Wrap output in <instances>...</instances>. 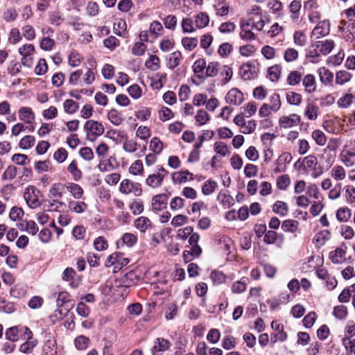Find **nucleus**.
<instances>
[{"mask_svg":"<svg viewBox=\"0 0 355 355\" xmlns=\"http://www.w3.org/2000/svg\"><path fill=\"white\" fill-rule=\"evenodd\" d=\"M168 173V171L163 166H157L155 173L150 174L146 178L145 183L153 189L158 188L162 185L164 179Z\"/></svg>","mask_w":355,"mask_h":355,"instance_id":"obj_3","label":"nucleus"},{"mask_svg":"<svg viewBox=\"0 0 355 355\" xmlns=\"http://www.w3.org/2000/svg\"><path fill=\"white\" fill-rule=\"evenodd\" d=\"M139 147V144L134 139L125 137L123 141V150L128 153H135Z\"/></svg>","mask_w":355,"mask_h":355,"instance_id":"obj_21","label":"nucleus"},{"mask_svg":"<svg viewBox=\"0 0 355 355\" xmlns=\"http://www.w3.org/2000/svg\"><path fill=\"white\" fill-rule=\"evenodd\" d=\"M214 150L216 153L221 155L222 157H226L230 153L227 145L222 141L216 142L214 145Z\"/></svg>","mask_w":355,"mask_h":355,"instance_id":"obj_40","label":"nucleus"},{"mask_svg":"<svg viewBox=\"0 0 355 355\" xmlns=\"http://www.w3.org/2000/svg\"><path fill=\"white\" fill-rule=\"evenodd\" d=\"M146 50V45L142 42H137L133 44L132 53L135 55L141 56L144 54Z\"/></svg>","mask_w":355,"mask_h":355,"instance_id":"obj_63","label":"nucleus"},{"mask_svg":"<svg viewBox=\"0 0 355 355\" xmlns=\"http://www.w3.org/2000/svg\"><path fill=\"white\" fill-rule=\"evenodd\" d=\"M144 172V165L140 159L135 160L129 168V173L133 175H142Z\"/></svg>","mask_w":355,"mask_h":355,"instance_id":"obj_39","label":"nucleus"},{"mask_svg":"<svg viewBox=\"0 0 355 355\" xmlns=\"http://www.w3.org/2000/svg\"><path fill=\"white\" fill-rule=\"evenodd\" d=\"M119 190L124 195H132L135 197L141 196L143 193L141 184L129 179H123L121 182Z\"/></svg>","mask_w":355,"mask_h":355,"instance_id":"obj_2","label":"nucleus"},{"mask_svg":"<svg viewBox=\"0 0 355 355\" xmlns=\"http://www.w3.org/2000/svg\"><path fill=\"white\" fill-rule=\"evenodd\" d=\"M65 191L66 184L57 182L52 184L49 189V193L53 198H55V200H54L55 202H58L60 205H63L64 203L58 200L63 197Z\"/></svg>","mask_w":355,"mask_h":355,"instance_id":"obj_11","label":"nucleus"},{"mask_svg":"<svg viewBox=\"0 0 355 355\" xmlns=\"http://www.w3.org/2000/svg\"><path fill=\"white\" fill-rule=\"evenodd\" d=\"M35 49L32 44H25L18 49L19 55L21 56V64L28 67H31L33 62V54Z\"/></svg>","mask_w":355,"mask_h":355,"instance_id":"obj_5","label":"nucleus"},{"mask_svg":"<svg viewBox=\"0 0 355 355\" xmlns=\"http://www.w3.org/2000/svg\"><path fill=\"white\" fill-rule=\"evenodd\" d=\"M330 30L329 22L327 20L319 21L312 30V35L319 36H325L329 34Z\"/></svg>","mask_w":355,"mask_h":355,"instance_id":"obj_17","label":"nucleus"},{"mask_svg":"<svg viewBox=\"0 0 355 355\" xmlns=\"http://www.w3.org/2000/svg\"><path fill=\"white\" fill-rule=\"evenodd\" d=\"M84 130L86 132V139L89 141H94L105 132L104 125L97 121L88 120L84 125Z\"/></svg>","mask_w":355,"mask_h":355,"instance_id":"obj_1","label":"nucleus"},{"mask_svg":"<svg viewBox=\"0 0 355 355\" xmlns=\"http://www.w3.org/2000/svg\"><path fill=\"white\" fill-rule=\"evenodd\" d=\"M18 114L19 119L27 124H33L35 121V113L31 107H21L19 108Z\"/></svg>","mask_w":355,"mask_h":355,"instance_id":"obj_15","label":"nucleus"},{"mask_svg":"<svg viewBox=\"0 0 355 355\" xmlns=\"http://www.w3.org/2000/svg\"><path fill=\"white\" fill-rule=\"evenodd\" d=\"M347 247L344 244L330 252L329 258L334 264H341L346 261Z\"/></svg>","mask_w":355,"mask_h":355,"instance_id":"obj_8","label":"nucleus"},{"mask_svg":"<svg viewBox=\"0 0 355 355\" xmlns=\"http://www.w3.org/2000/svg\"><path fill=\"white\" fill-rule=\"evenodd\" d=\"M352 78V75L345 71V70H340L336 73V83L340 85H343L346 83L350 81Z\"/></svg>","mask_w":355,"mask_h":355,"instance_id":"obj_29","label":"nucleus"},{"mask_svg":"<svg viewBox=\"0 0 355 355\" xmlns=\"http://www.w3.org/2000/svg\"><path fill=\"white\" fill-rule=\"evenodd\" d=\"M40 193L35 186H28L24 193V198L28 205L31 209H35L40 206L41 202L39 200V194Z\"/></svg>","mask_w":355,"mask_h":355,"instance_id":"obj_4","label":"nucleus"},{"mask_svg":"<svg viewBox=\"0 0 355 355\" xmlns=\"http://www.w3.org/2000/svg\"><path fill=\"white\" fill-rule=\"evenodd\" d=\"M194 24L196 28H203L209 22V16L205 12H199L194 17Z\"/></svg>","mask_w":355,"mask_h":355,"instance_id":"obj_27","label":"nucleus"},{"mask_svg":"<svg viewBox=\"0 0 355 355\" xmlns=\"http://www.w3.org/2000/svg\"><path fill=\"white\" fill-rule=\"evenodd\" d=\"M301 8V3L300 1L294 0L289 6V10L292 13L291 18L293 20H296L299 18V11Z\"/></svg>","mask_w":355,"mask_h":355,"instance_id":"obj_60","label":"nucleus"},{"mask_svg":"<svg viewBox=\"0 0 355 355\" xmlns=\"http://www.w3.org/2000/svg\"><path fill=\"white\" fill-rule=\"evenodd\" d=\"M163 31L162 24L158 21H153L149 27V32L151 35L156 38L159 37Z\"/></svg>","mask_w":355,"mask_h":355,"instance_id":"obj_48","label":"nucleus"},{"mask_svg":"<svg viewBox=\"0 0 355 355\" xmlns=\"http://www.w3.org/2000/svg\"><path fill=\"white\" fill-rule=\"evenodd\" d=\"M240 76L242 79L248 80L252 78V64L250 63H244L240 67Z\"/></svg>","mask_w":355,"mask_h":355,"instance_id":"obj_37","label":"nucleus"},{"mask_svg":"<svg viewBox=\"0 0 355 355\" xmlns=\"http://www.w3.org/2000/svg\"><path fill=\"white\" fill-rule=\"evenodd\" d=\"M218 187L216 182L209 180L205 181L202 185V193L205 196H209L213 193Z\"/></svg>","mask_w":355,"mask_h":355,"instance_id":"obj_35","label":"nucleus"},{"mask_svg":"<svg viewBox=\"0 0 355 355\" xmlns=\"http://www.w3.org/2000/svg\"><path fill=\"white\" fill-rule=\"evenodd\" d=\"M181 25L184 33H193L196 30L194 21L191 18H184Z\"/></svg>","mask_w":355,"mask_h":355,"instance_id":"obj_55","label":"nucleus"},{"mask_svg":"<svg viewBox=\"0 0 355 355\" xmlns=\"http://www.w3.org/2000/svg\"><path fill=\"white\" fill-rule=\"evenodd\" d=\"M89 341L90 340L89 338L83 335H80L76 337L74 340V345L78 350H85L87 348Z\"/></svg>","mask_w":355,"mask_h":355,"instance_id":"obj_41","label":"nucleus"},{"mask_svg":"<svg viewBox=\"0 0 355 355\" xmlns=\"http://www.w3.org/2000/svg\"><path fill=\"white\" fill-rule=\"evenodd\" d=\"M345 58L343 50H340L337 54L330 56L327 60V64L330 67H337L341 64Z\"/></svg>","mask_w":355,"mask_h":355,"instance_id":"obj_28","label":"nucleus"},{"mask_svg":"<svg viewBox=\"0 0 355 355\" xmlns=\"http://www.w3.org/2000/svg\"><path fill=\"white\" fill-rule=\"evenodd\" d=\"M350 216L351 210L348 207H341L336 211V218L340 222H347Z\"/></svg>","mask_w":355,"mask_h":355,"instance_id":"obj_46","label":"nucleus"},{"mask_svg":"<svg viewBox=\"0 0 355 355\" xmlns=\"http://www.w3.org/2000/svg\"><path fill=\"white\" fill-rule=\"evenodd\" d=\"M334 47V42L331 40H320L312 44V58L318 56L320 53L329 54Z\"/></svg>","mask_w":355,"mask_h":355,"instance_id":"obj_6","label":"nucleus"},{"mask_svg":"<svg viewBox=\"0 0 355 355\" xmlns=\"http://www.w3.org/2000/svg\"><path fill=\"white\" fill-rule=\"evenodd\" d=\"M48 64L44 58H40L35 67L34 72L37 76H42L46 73Z\"/></svg>","mask_w":355,"mask_h":355,"instance_id":"obj_52","label":"nucleus"},{"mask_svg":"<svg viewBox=\"0 0 355 355\" xmlns=\"http://www.w3.org/2000/svg\"><path fill=\"white\" fill-rule=\"evenodd\" d=\"M300 122V117L297 114L284 116L279 119V124L281 128H290L296 125Z\"/></svg>","mask_w":355,"mask_h":355,"instance_id":"obj_14","label":"nucleus"},{"mask_svg":"<svg viewBox=\"0 0 355 355\" xmlns=\"http://www.w3.org/2000/svg\"><path fill=\"white\" fill-rule=\"evenodd\" d=\"M317 73L318 74L321 83L326 85L331 84L334 78V75L333 73L331 72L328 69H327L324 67H320L318 69Z\"/></svg>","mask_w":355,"mask_h":355,"instance_id":"obj_20","label":"nucleus"},{"mask_svg":"<svg viewBox=\"0 0 355 355\" xmlns=\"http://www.w3.org/2000/svg\"><path fill=\"white\" fill-rule=\"evenodd\" d=\"M171 346V342L164 338H157L151 349L152 355H161L162 353L168 350Z\"/></svg>","mask_w":355,"mask_h":355,"instance_id":"obj_9","label":"nucleus"},{"mask_svg":"<svg viewBox=\"0 0 355 355\" xmlns=\"http://www.w3.org/2000/svg\"><path fill=\"white\" fill-rule=\"evenodd\" d=\"M217 199L227 207L232 206L234 203V198L230 196L227 191H220L218 194Z\"/></svg>","mask_w":355,"mask_h":355,"instance_id":"obj_36","label":"nucleus"},{"mask_svg":"<svg viewBox=\"0 0 355 355\" xmlns=\"http://www.w3.org/2000/svg\"><path fill=\"white\" fill-rule=\"evenodd\" d=\"M220 76L222 78L221 82L223 85L227 84L232 79L233 76V71L232 67L229 65H223L220 67L219 73Z\"/></svg>","mask_w":355,"mask_h":355,"instance_id":"obj_26","label":"nucleus"},{"mask_svg":"<svg viewBox=\"0 0 355 355\" xmlns=\"http://www.w3.org/2000/svg\"><path fill=\"white\" fill-rule=\"evenodd\" d=\"M150 135V129L146 125H140L136 131V136L144 141H146Z\"/></svg>","mask_w":355,"mask_h":355,"instance_id":"obj_50","label":"nucleus"},{"mask_svg":"<svg viewBox=\"0 0 355 355\" xmlns=\"http://www.w3.org/2000/svg\"><path fill=\"white\" fill-rule=\"evenodd\" d=\"M66 190L76 200H80L84 195V190L79 184L74 182H67Z\"/></svg>","mask_w":355,"mask_h":355,"instance_id":"obj_16","label":"nucleus"},{"mask_svg":"<svg viewBox=\"0 0 355 355\" xmlns=\"http://www.w3.org/2000/svg\"><path fill=\"white\" fill-rule=\"evenodd\" d=\"M182 58V53L179 51H175L170 55L168 59V64L170 67L173 69L178 67Z\"/></svg>","mask_w":355,"mask_h":355,"instance_id":"obj_54","label":"nucleus"},{"mask_svg":"<svg viewBox=\"0 0 355 355\" xmlns=\"http://www.w3.org/2000/svg\"><path fill=\"white\" fill-rule=\"evenodd\" d=\"M331 175L335 180H343L345 178L346 173L341 166H335L331 168Z\"/></svg>","mask_w":355,"mask_h":355,"instance_id":"obj_43","label":"nucleus"},{"mask_svg":"<svg viewBox=\"0 0 355 355\" xmlns=\"http://www.w3.org/2000/svg\"><path fill=\"white\" fill-rule=\"evenodd\" d=\"M58 115V110L55 106H50L49 108L42 111V116L46 120H51L56 118Z\"/></svg>","mask_w":355,"mask_h":355,"instance_id":"obj_58","label":"nucleus"},{"mask_svg":"<svg viewBox=\"0 0 355 355\" xmlns=\"http://www.w3.org/2000/svg\"><path fill=\"white\" fill-rule=\"evenodd\" d=\"M94 248L97 251L105 250L108 248V242L107 239L102 236L96 238L93 243Z\"/></svg>","mask_w":355,"mask_h":355,"instance_id":"obj_45","label":"nucleus"},{"mask_svg":"<svg viewBox=\"0 0 355 355\" xmlns=\"http://www.w3.org/2000/svg\"><path fill=\"white\" fill-rule=\"evenodd\" d=\"M241 31H240V37L245 41H252L256 39V35L254 33L248 28V24H240Z\"/></svg>","mask_w":355,"mask_h":355,"instance_id":"obj_31","label":"nucleus"},{"mask_svg":"<svg viewBox=\"0 0 355 355\" xmlns=\"http://www.w3.org/2000/svg\"><path fill=\"white\" fill-rule=\"evenodd\" d=\"M232 51V45L228 42L221 44L218 49V53L222 58L227 57Z\"/></svg>","mask_w":355,"mask_h":355,"instance_id":"obj_61","label":"nucleus"},{"mask_svg":"<svg viewBox=\"0 0 355 355\" xmlns=\"http://www.w3.org/2000/svg\"><path fill=\"white\" fill-rule=\"evenodd\" d=\"M37 344V340L33 338V333L31 331H29L28 336L26 337V341L20 346L19 351L24 354H29L32 352Z\"/></svg>","mask_w":355,"mask_h":355,"instance_id":"obj_18","label":"nucleus"},{"mask_svg":"<svg viewBox=\"0 0 355 355\" xmlns=\"http://www.w3.org/2000/svg\"><path fill=\"white\" fill-rule=\"evenodd\" d=\"M121 254L119 252H114L110 254L105 261V266L106 267H111L112 266H118L120 262Z\"/></svg>","mask_w":355,"mask_h":355,"instance_id":"obj_59","label":"nucleus"},{"mask_svg":"<svg viewBox=\"0 0 355 355\" xmlns=\"http://www.w3.org/2000/svg\"><path fill=\"white\" fill-rule=\"evenodd\" d=\"M64 112L69 114L76 113L79 109V104L72 99H67L63 103Z\"/></svg>","mask_w":355,"mask_h":355,"instance_id":"obj_33","label":"nucleus"},{"mask_svg":"<svg viewBox=\"0 0 355 355\" xmlns=\"http://www.w3.org/2000/svg\"><path fill=\"white\" fill-rule=\"evenodd\" d=\"M317 276L325 281L326 286L329 290H331L337 285V281L335 277H330L324 268H318L316 271Z\"/></svg>","mask_w":355,"mask_h":355,"instance_id":"obj_13","label":"nucleus"},{"mask_svg":"<svg viewBox=\"0 0 355 355\" xmlns=\"http://www.w3.org/2000/svg\"><path fill=\"white\" fill-rule=\"evenodd\" d=\"M207 68V62L204 58H199L192 65V70L195 76L202 82L205 80L204 71Z\"/></svg>","mask_w":355,"mask_h":355,"instance_id":"obj_10","label":"nucleus"},{"mask_svg":"<svg viewBox=\"0 0 355 355\" xmlns=\"http://www.w3.org/2000/svg\"><path fill=\"white\" fill-rule=\"evenodd\" d=\"M67 171L71 175L72 179L76 182L79 181L83 177V173L78 167V164L76 160L71 162L67 166Z\"/></svg>","mask_w":355,"mask_h":355,"instance_id":"obj_22","label":"nucleus"},{"mask_svg":"<svg viewBox=\"0 0 355 355\" xmlns=\"http://www.w3.org/2000/svg\"><path fill=\"white\" fill-rule=\"evenodd\" d=\"M134 225L141 232H145L152 227V222L146 216H140L135 220Z\"/></svg>","mask_w":355,"mask_h":355,"instance_id":"obj_19","label":"nucleus"},{"mask_svg":"<svg viewBox=\"0 0 355 355\" xmlns=\"http://www.w3.org/2000/svg\"><path fill=\"white\" fill-rule=\"evenodd\" d=\"M174 116L173 111L167 107H162L159 110V119L162 121H166Z\"/></svg>","mask_w":355,"mask_h":355,"instance_id":"obj_57","label":"nucleus"},{"mask_svg":"<svg viewBox=\"0 0 355 355\" xmlns=\"http://www.w3.org/2000/svg\"><path fill=\"white\" fill-rule=\"evenodd\" d=\"M112 161H115L114 157H110L108 159H100L98 168L101 172H106L112 171L114 168V166L112 164Z\"/></svg>","mask_w":355,"mask_h":355,"instance_id":"obj_30","label":"nucleus"},{"mask_svg":"<svg viewBox=\"0 0 355 355\" xmlns=\"http://www.w3.org/2000/svg\"><path fill=\"white\" fill-rule=\"evenodd\" d=\"M129 209L133 215H139L144 210V205L142 200L134 198L129 204Z\"/></svg>","mask_w":355,"mask_h":355,"instance_id":"obj_25","label":"nucleus"},{"mask_svg":"<svg viewBox=\"0 0 355 355\" xmlns=\"http://www.w3.org/2000/svg\"><path fill=\"white\" fill-rule=\"evenodd\" d=\"M137 119L141 121H147L151 115L150 109L146 107H142L135 114Z\"/></svg>","mask_w":355,"mask_h":355,"instance_id":"obj_56","label":"nucleus"},{"mask_svg":"<svg viewBox=\"0 0 355 355\" xmlns=\"http://www.w3.org/2000/svg\"><path fill=\"white\" fill-rule=\"evenodd\" d=\"M35 142V139L33 136L26 135L19 141V147L22 149H28L34 146Z\"/></svg>","mask_w":355,"mask_h":355,"instance_id":"obj_47","label":"nucleus"},{"mask_svg":"<svg viewBox=\"0 0 355 355\" xmlns=\"http://www.w3.org/2000/svg\"><path fill=\"white\" fill-rule=\"evenodd\" d=\"M149 148L154 153L160 154L163 150L164 145L158 137H155L151 139Z\"/></svg>","mask_w":355,"mask_h":355,"instance_id":"obj_42","label":"nucleus"},{"mask_svg":"<svg viewBox=\"0 0 355 355\" xmlns=\"http://www.w3.org/2000/svg\"><path fill=\"white\" fill-rule=\"evenodd\" d=\"M17 169L14 166H9L3 172L2 179L3 180H12L17 176Z\"/></svg>","mask_w":355,"mask_h":355,"instance_id":"obj_62","label":"nucleus"},{"mask_svg":"<svg viewBox=\"0 0 355 355\" xmlns=\"http://www.w3.org/2000/svg\"><path fill=\"white\" fill-rule=\"evenodd\" d=\"M343 344L349 354L355 355V338L349 339V338H343Z\"/></svg>","mask_w":355,"mask_h":355,"instance_id":"obj_64","label":"nucleus"},{"mask_svg":"<svg viewBox=\"0 0 355 355\" xmlns=\"http://www.w3.org/2000/svg\"><path fill=\"white\" fill-rule=\"evenodd\" d=\"M168 197L165 193L155 195L152 199V209L155 211L163 210L167 205Z\"/></svg>","mask_w":355,"mask_h":355,"instance_id":"obj_12","label":"nucleus"},{"mask_svg":"<svg viewBox=\"0 0 355 355\" xmlns=\"http://www.w3.org/2000/svg\"><path fill=\"white\" fill-rule=\"evenodd\" d=\"M87 205L84 201L70 200L69 208L76 214H82L87 209Z\"/></svg>","mask_w":355,"mask_h":355,"instance_id":"obj_23","label":"nucleus"},{"mask_svg":"<svg viewBox=\"0 0 355 355\" xmlns=\"http://www.w3.org/2000/svg\"><path fill=\"white\" fill-rule=\"evenodd\" d=\"M268 74L269 78L271 81H272V82L277 81L281 75V67L277 64L270 67L268 69Z\"/></svg>","mask_w":355,"mask_h":355,"instance_id":"obj_51","label":"nucleus"},{"mask_svg":"<svg viewBox=\"0 0 355 355\" xmlns=\"http://www.w3.org/2000/svg\"><path fill=\"white\" fill-rule=\"evenodd\" d=\"M220 67V64L219 62L216 61L209 62L208 64H207V68L205 69V78L208 77L213 78L216 76L219 73Z\"/></svg>","mask_w":355,"mask_h":355,"instance_id":"obj_24","label":"nucleus"},{"mask_svg":"<svg viewBox=\"0 0 355 355\" xmlns=\"http://www.w3.org/2000/svg\"><path fill=\"white\" fill-rule=\"evenodd\" d=\"M107 117L110 121L115 125H121L123 121L121 113L115 109H112L107 113Z\"/></svg>","mask_w":355,"mask_h":355,"instance_id":"obj_38","label":"nucleus"},{"mask_svg":"<svg viewBox=\"0 0 355 355\" xmlns=\"http://www.w3.org/2000/svg\"><path fill=\"white\" fill-rule=\"evenodd\" d=\"M244 101L243 94L236 87L229 90L225 96V101L230 105H240Z\"/></svg>","mask_w":355,"mask_h":355,"instance_id":"obj_7","label":"nucleus"},{"mask_svg":"<svg viewBox=\"0 0 355 355\" xmlns=\"http://www.w3.org/2000/svg\"><path fill=\"white\" fill-rule=\"evenodd\" d=\"M329 232L327 230L317 233L313 238V243L315 244V246L318 248L322 246L329 239Z\"/></svg>","mask_w":355,"mask_h":355,"instance_id":"obj_32","label":"nucleus"},{"mask_svg":"<svg viewBox=\"0 0 355 355\" xmlns=\"http://www.w3.org/2000/svg\"><path fill=\"white\" fill-rule=\"evenodd\" d=\"M181 42L186 50L191 51L197 46L198 40L196 37H185L182 39Z\"/></svg>","mask_w":355,"mask_h":355,"instance_id":"obj_44","label":"nucleus"},{"mask_svg":"<svg viewBox=\"0 0 355 355\" xmlns=\"http://www.w3.org/2000/svg\"><path fill=\"white\" fill-rule=\"evenodd\" d=\"M145 66L151 71H157L160 67V60L155 55H151L146 61Z\"/></svg>","mask_w":355,"mask_h":355,"instance_id":"obj_34","label":"nucleus"},{"mask_svg":"<svg viewBox=\"0 0 355 355\" xmlns=\"http://www.w3.org/2000/svg\"><path fill=\"white\" fill-rule=\"evenodd\" d=\"M273 211L281 216L287 214L288 208L286 202L282 201H277L273 205Z\"/></svg>","mask_w":355,"mask_h":355,"instance_id":"obj_53","label":"nucleus"},{"mask_svg":"<svg viewBox=\"0 0 355 355\" xmlns=\"http://www.w3.org/2000/svg\"><path fill=\"white\" fill-rule=\"evenodd\" d=\"M109 151V146L104 142H101L96 148V153L100 159L106 158L108 155Z\"/></svg>","mask_w":355,"mask_h":355,"instance_id":"obj_49","label":"nucleus"}]
</instances>
